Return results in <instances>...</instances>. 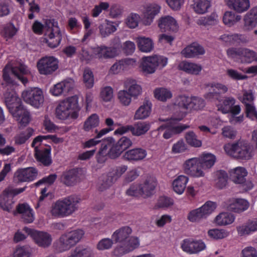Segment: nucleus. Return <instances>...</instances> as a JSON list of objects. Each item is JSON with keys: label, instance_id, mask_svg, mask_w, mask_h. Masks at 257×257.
<instances>
[{"label": "nucleus", "instance_id": "obj_1", "mask_svg": "<svg viewBox=\"0 0 257 257\" xmlns=\"http://www.w3.org/2000/svg\"><path fill=\"white\" fill-rule=\"evenodd\" d=\"M206 87L208 91L204 94V98L211 101L218 100L219 103L216 105L217 110L223 114L229 113L231 107L235 103V99L232 96H226L222 101L219 100L220 94L227 92V86L220 83L212 82L207 84Z\"/></svg>", "mask_w": 257, "mask_h": 257}, {"label": "nucleus", "instance_id": "obj_2", "mask_svg": "<svg viewBox=\"0 0 257 257\" xmlns=\"http://www.w3.org/2000/svg\"><path fill=\"white\" fill-rule=\"evenodd\" d=\"M79 203V199L74 196L60 199L52 204L50 213L55 218L69 216L78 210Z\"/></svg>", "mask_w": 257, "mask_h": 257}, {"label": "nucleus", "instance_id": "obj_3", "mask_svg": "<svg viewBox=\"0 0 257 257\" xmlns=\"http://www.w3.org/2000/svg\"><path fill=\"white\" fill-rule=\"evenodd\" d=\"M32 28L34 33L39 35L42 34L43 31H45V35L49 37L47 43L50 48H54L59 45L61 36L58 23L54 20H47L45 25L36 21L33 24Z\"/></svg>", "mask_w": 257, "mask_h": 257}, {"label": "nucleus", "instance_id": "obj_4", "mask_svg": "<svg viewBox=\"0 0 257 257\" xmlns=\"http://www.w3.org/2000/svg\"><path fill=\"white\" fill-rule=\"evenodd\" d=\"M80 107L78 97L74 95L60 101L56 109L57 117L60 119H75L78 116Z\"/></svg>", "mask_w": 257, "mask_h": 257}, {"label": "nucleus", "instance_id": "obj_5", "mask_svg": "<svg viewBox=\"0 0 257 257\" xmlns=\"http://www.w3.org/2000/svg\"><path fill=\"white\" fill-rule=\"evenodd\" d=\"M224 150L227 155L239 159L249 160L252 155L250 146L243 140L227 144L224 146Z\"/></svg>", "mask_w": 257, "mask_h": 257}, {"label": "nucleus", "instance_id": "obj_6", "mask_svg": "<svg viewBox=\"0 0 257 257\" xmlns=\"http://www.w3.org/2000/svg\"><path fill=\"white\" fill-rule=\"evenodd\" d=\"M121 47L119 38L115 37L111 40L110 47L105 45L97 46L92 48V50L96 57L99 59H108L117 56L120 52Z\"/></svg>", "mask_w": 257, "mask_h": 257}, {"label": "nucleus", "instance_id": "obj_7", "mask_svg": "<svg viewBox=\"0 0 257 257\" xmlns=\"http://www.w3.org/2000/svg\"><path fill=\"white\" fill-rule=\"evenodd\" d=\"M83 235L84 231L81 229L74 230L63 234L57 243V249L60 252L69 250L81 239Z\"/></svg>", "mask_w": 257, "mask_h": 257}, {"label": "nucleus", "instance_id": "obj_8", "mask_svg": "<svg viewBox=\"0 0 257 257\" xmlns=\"http://www.w3.org/2000/svg\"><path fill=\"white\" fill-rule=\"evenodd\" d=\"M29 73L28 68L23 64L13 66L11 63H8L3 70V78L6 82L9 84L13 83V81L11 78V75H13L26 85L28 82V79L24 75Z\"/></svg>", "mask_w": 257, "mask_h": 257}, {"label": "nucleus", "instance_id": "obj_9", "mask_svg": "<svg viewBox=\"0 0 257 257\" xmlns=\"http://www.w3.org/2000/svg\"><path fill=\"white\" fill-rule=\"evenodd\" d=\"M127 170V166L120 165L112 167L107 175L99 179V189L102 191L114 183Z\"/></svg>", "mask_w": 257, "mask_h": 257}, {"label": "nucleus", "instance_id": "obj_10", "mask_svg": "<svg viewBox=\"0 0 257 257\" xmlns=\"http://www.w3.org/2000/svg\"><path fill=\"white\" fill-rule=\"evenodd\" d=\"M26 187L20 188H8L6 189L0 195V207L4 211L10 212L13 208L15 196L22 193Z\"/></svg>", "mask_w": 257, "mask_h": 257}, {"label": "nucleus", "instance_id": "obj_11", "mask_svg": "<svg viewBox=\"0 0 257 257\" xmlns=\"http://www.w3.org/2000/svg\"><path fill=\"white\" fill-rule=\"evenodd\" d=\"M24 101L35 107H39L44 102V96L42 90L37 87L28 88L22 93Z\"/></svg>", "mask_w": 257, "mask_h": 257}, {"label": "nucleus", "instance_id": "obj_12", "mask_svg": "<svg viewBox=\"0 0 257 257\" xmlns=\"http://www.w3.org/2000/svg\"><path fill=\"white\" fill-rule=\"evenodd\" d=\"M184 115L182 114L181 116L177 118L173 117L167 120L165 126L162 125L159 128V130H162L165 127L167 129L163 134V137L166 139L171 138L174 135L180 133L184 130L189 127V126L186 124H179L178 122L181 120L184 117Z\"/></svg>", "mask_w": 257, "mask_h": 257}, {"label": "nucleus", "instance_id": "obj_13", "mask_svg": "<svg viewBox=\"0 0 257 257\" xmlns=\"http://www.w3.org/2000/svg\"><path fill=\"white\" fill-rule=\"evenodd\" d=\"M58 60L53 56H47L40 59L37 63V68L41 74L49 75L58 69Z\"/></svg>", "mask_w": 257, "mask_h": 257}, {"label": "nucleus", "instance_id": "obj_14", "mask_svg": "<svg viewBox=\"0 0 257 257\" xmlns=\"http://www.w3.org/2000/svg\"><path fill=\"white\" fill-rule=\"evenodd\" d=\"M23 230L32 237L38 246L46 248L51 245L52 238L49 233L32 229L27 227H24Z\"/></svg>", "mask_w": 257, "mask_h": 257}, {"label": "nucleus", "instance_id": "obj_15", "mask_svg": "<svg viewBox=\"0 0 257 257\" xmlns=\"http://www.w3.org/2000/svg\"><path fill=\"white\" fill-rule=\"evenodd\" d=\"M199 163L198 157L186 160L183 165L184 173L194 178L204 177L206 173L203 172Z\"/></svg>", "mask_w": 257, "mask_h": 257}, {"label": "nucleus", "instance_id": "obj_16", "mask_svg": "<svg viewBox=\"0 0 257 257\" xmlns=\"http://www.w3.org/2000/svg\"><path fill=\"white\" fill-rule=\"evenodd\" d=\"M181 247L184 252L190 254H194L205 250L206 245L201 239L187 238L182 241Z\"/></svg>", "mask_w": 257, "mask_h": 257}, {"label": "nucleus", "instance_id": "obj_17", "mask_svg": "<svg viewBox=\"0 0 257 257\" xmlns=\"http://www.w3.org/2000/svg\"><path fill=\"white\" fill-rule=\"evenodd\" d=\"M161 10V6L155 3L144 6L142 11L143 24L146 26L151 25L156 16L160 13Z\"/></svg>", "mask_w": 257, "mask_h": 257}, {"label": "nucleus", "instance_id": "obj_18", "mask_svg": "<svg viewBox=\"0 0 257 257\" xmlns=\"http://www.w3.org/2000/svg\"><path fill=\"white\" fill-rule=\"evenodd\" d=\"M32 147L35 149V156L37 160L45 166H49L52 163L51 159V147L44 146L42 142L37 143Z\"/></svg>", "mask_w": 257, "mask_h": 257}, {"label": "nucleus", "instance_id": "obj_19", "mask_svg": "<svg viewBox=\"0 0 257 257\" xmlns=\"http://www.w3.org/2000/svg\"><path fill=\"white\" fill-rule=\"evenodd\" d=\"M74 86V81L69 78L54 85L50 89L51 94L55 96H65Z\"/></svg>", "mask_w": 257, "mask_h": 257}, {"label": "nucleus", "instance_id": "obj_20", "mask_svg": "<svg viewBox=\"0 0 257 257\" xmlns=\"http://www.w3.org/2000/svg\"><path fill=\"white\" fill-rule=\"evenodd\" d=\"M13 117L22 125H26L30 121L29 112L22 106L21 103L9 108Z\"/></svg>", "mask_w": 257, "mask_h": 257}, {"label": "nucleus", "instance_id": "obj_21", "mask_svg": "<svg viewBox=\"0 0 257 257\" xmlns=\"http://www.w3.org/2000/svg\"><path fill=\"white\" fill-rule=\"evenodd\" d=\"M37 174V170L35 168L20 169L15 173L14 180L17 182L32 181L36 178Z\"/></svg>", "mask_w": 257, "mask_h": 257}, {"label": "nucleus", "instance_id": "obj_22", "mask_svg": "<svg viewBox=\"0 0 257 257\" xmlns=\"http://www.w3.org/2000/svg\"><path fill=\"white\" fill-rule=\"evenodd\" d=\"M158 25L162 32L176 33L179 29V25L177 21L170 16L161 17L158 20Z\"/></svg>", "mask_w": 257, "mask_h": 257}, {"label": "nucleus", "instance_id": "obj_23", "mask_svg": "<svg viewBox=\"0 0 257 257\" xmlns=\"http://www.w3.org/2000/svg\"><path fill=\"white\" fill-rule=\"evenodd\" d=\"M113 138L107 137L101 142V146L96 155L97 162L99 164L105 163L107 160L110 148L112 145Z\"/></svg>", "mask_w": 257, "mask_h": 257}, {"label": "nucleus", "instance_id": "obj_24", "mask_svg": "<svg viewBox=\"0 0 257 257\" xmlns=\"http://www.w3.org/2000/svg\"><path fill=\"white\" fill-rule=\"evenodd\" d=\"M120 23V21H113L105 19L98 26L100 36L101 38H106L113 34L117 30Z\"/></svg>", "mask_w": 257, "mask_h": 257}, {"label": "nucleus", "instance_id": "obj_25", "mask_svg": "<svg viewBox=\"0 0 257 257\" xmlns=\"http://www.w3.org/2000/svg\"><path fill=\"white\" fill-rule=\"evenodd\" d=\"M243 29L250 31L257 26V7H253L243 16Z\"/></svg>", "mask_w": 257, "mask_h": 257}, {"label": "nucleus", "instance_id": "obj_26", "mask_svg": "<svg viewBox=\"0 0 257 257\" xmlns=\"http://www.w3.org/2000/svg\"><path fill=\"white\" fill-rule=\"evenodd\" d=\"M123 87L134 99H138L143 92L141 85L133 79H125L123 82Z\"/></svg>", "mask_w": 257, "mask_h": 257}, {"label": "nucleus", "instance_id": "obj_27", "mask_svg": "<svg viewBox=\"0 0 257 257\" xmlns=\"http://www.w3.org/2000/svg\"><path fill=\"white\" fill-rule=\"evenodd\" d=\"M17 211L20 215L22 221L25 223H31L35 220L34 211L28 204H19L17 206Z\"/></svg>", "mask_w": 257, "mask_h": 257}, {"label": "nucleus", "instance_id": "obj_28", "mask_svg": "<svg viewBox=\"0 0 257 257\" xmlns=\"http://www.w3.org/2000/svg\"><path fill=\"white\" fill-rule=\"evenodd\" d=\"M4 98L8 109L21 103V99L18 96V95L14 91L12 86L10 85H8L6 86L4 93Z\"/></svg>", "mask_w": 257, "mask_h": 257}, {"label": "nucleus", "instance_id": "obj_29", "mask_svg": "<svg viewBox=\"0 0 257 257\" xmlns=\"http://www.w3.org/2000/svg\"><path fill=\"white\" fill-rule=\"evenodd\" d=\"M140 185L142 189V196L144 197H148L153 194L157 185V182L154 176H149Z\"/></svg>", "mask_w": 257, "mask_h": 257}, {"label": "nucleus", "instance_id": "obj_30", "mask_svg": "<svg viewBox=\"0 0 257 257\" xmlns=\"http://www.w3.org/2000/svg\"><path fill=\"white\" fill-rule=\"evenodd\" d=\"M249 206V203L245 199L232 198L228 201L227 208L235 213H241L246 210Z\"/></svg>", "mask_w": 257, "mask_h": 257}, {"label": "nucleus", "instance_id": "obj_31", "mask_svg": "<svg viewBox=\"0 0 257 257\" xmlns=\"http://www.w3.org/2000/svg\"><path fill=\"white\" fill-rule=\"evenodd\" d=\"M224 2L230 9L238 13H244L250 7L249 0H224Z\"/></svg>", "mask_w": 257, "mask_h": 257}, {"label": "nucleus", "instance_id": "obj_32", "mask_svg": "<svg viewBox=\"0 0 257 257\" xmlns=\"http://www.w3.org/2000/svg\"><path fill=\"white\" fill-rule=\"evenodd\" d=\"M205 53V50L199 44L192 43L187 46L182 51L181 54L186 58H193Z\"/></svg>", "mask_w": 257, "mask_h": 257}, {"label": "nucleus", "instance_id": "obj_33", "mask_svg": "<svg viewBox=\"0 0 257 257\" xmlns=\"http://www.w3.org/2000/svg\"><path fill=\"white\" fill-rule=\"evenodd\" d=\"M61 179L66 185H73L79 180V171L77 169L65 171L63 173Z\"/></svg>", "mask_w": 257, "mask_h": 257}, {"label": "nucleus", "instance_id": "obj_34", "mask_svg": "<svg viewBox=\"0 0 257 257\" xmlns=\"http://www.w3.org/2000/svg\"><path fill=\"white\" fill-rule=\"evenodd\" d=\"M178 68L188 74L194 75H199L202 69L200 64L185 61L180 62Z\"/></svg>", "mask_w": 257, "mask_h": 257}, {"label": "nucleus", "instance_id": "obj_35", "mask_svg": "<svg viewBox=\"0 0 257 257\" xmlns=\"http://www.w3.org/2000/svg\"><path fill=\"white\" fill-rule=\"evenodd\" d=\"M198 158L203 172H205L212 168L216 160L215 155L211 153H203Z\"/></svg>", "mask_w": 257, "mask_h": 257}, {"label": "nucleus", "instance_id": "obj_36", "mask_svg": "<svg viewBox=\"0 0 257 257\" xmlns=\"http://www.w3.org/2000/svg\"><path fill=\"white\" fill-rule=\"evenodd\" d=\"M147 152L146 150L142 148H136L126 151L124 157L125 159L131 161H139L146 158Z\"/></svg>", "mask_w": 257, "mask_h": 257}, {"label": "nucleus", "instance_id": "obj_37", "mask_svg": "<svg viewBox=\"0 0 257 257\" xmlns=\"http://www.w3.org/2000/svg\"><path fill=\"white\" fill-rule=\"evenodd\" d=\"M132 232L128 226H124L116 230L112 234L111 237L115 242H124Z\"/></svg>", "mask_w": 257, "mask_h": 257}, {"label": "nucleus", "instance_id": "obj_38", "mask_svg": "<svg viewBox=\"0 0 257 257\" xmlns=\"http://www.w3.org/2000/svg\"><path fill=\"white\" fill-rule=\"evenodd\" d=\"M189 181V178L185 175H179L172 182V188L175 193L182 194Z\"/></svg>", "mask_w": 257, "mask_h": 257}, {"label": "nucleus", "instance_id": "obj_39", "mask_svg": "<svg viewBox=\"0 0 257 257\" xmlns=\"http://www.w3.org/2000/svg\"><path fill=\"white\" fill-rule=\"evenodd\" d=\"M152 104L149 101L145 102L136 111L135 120L145 119L150 115L151 112Z\"/></svg>", "mask_w": 257, "mask_h": 257}, {"label": "nucleus", "instance_id": "obj_40", "mask_svg": "<svg viewBox=\"0 0 257 257\" xmlns=\"http://www.w3.org/2000/svg\"><path fill=\"white\" fill-rule=\"evenodd\" d=\"M230 173L231 178L234 183L242 184L245 182V177L247 174L245 168L238 167L231 170Z\"/></svg>", "mask_w": 257, "mask_h": 257}, {"label": "nucleus", "instance_id": "obj_41", "mask_svg": "<svg viewBox=\"0 0 257 257\" xmlns=\"http://www.w3.org/2000/svg\"><path fill=\"white\" fill-rule=\"evenodd\" d=\"M150 123L148 121H138L132 125V134L135 136L145 135L150 129Z\"/></svg>", "mask_w": 257, "mask_h": 257}, {"label": "nucleus", "instance_id": "obj_42", "mask_svg": "<svg viewBox=\"0 0 257 257\" xmlns=\"http://www.w3.org/2000/svg\"><path fill=\"white\" fill-rule=\"evenodd\" d=\"M138 46L140 51L149 53L154 49V43L152 39L148 37H140L137 40Z\"/></svg>", "mask_w": 257, "mask_h": 257}, {"label": "nucleus", "instance_id": "obj_43", "mask_svg": "<svg viewBox=\"0 0 257 257\" xmlns=\"http://www.w3.org/2000/svg\"><path fill=\"white\" fill-rule=\"evenodd\" d=\"M235 220L233 214L229 212H222L217 215L214 219L215 223L219 226L231 224Z\"/></svg>", "mask_w": 257, "mask_h": 257}, {"label": "nucleus", "instance_id": "obj_44", "mask_svg": "<svg viewBox=\"0 0 257 257\" xmlns=\"http://www.w3.org/2000/svg\"><path fill=\"white\" fill-rule=\"evenodd\" d=\"M239 60L243 63H250L253 61H257V54L255 52L248 48H242Z\"/></svg>", "mask_w": 257, "mask_h": 257}, {"label": "nucleus", "instance_id": "obj_45", "mask_svg": "<svg viewBox=\"0 0 257 257\" xmlns=\"http://www.w3.org/2000/svg\"><path fill=\"white\" fill-rule=\"evenodd\" d=\"M34 132L33 128L28 127L26 130L17 134L14 138L15 144L21 145L25 144L33 135Z\"/></svg>", "mask_w": 257, "mask_h": 257}, {"label": "nucleus", "instance_id": "obj_46", "mask_svg": "<svg viewBox=\"0 0 257 257\" xmlns=\"http://www.w3.org/2000/svg\"><path fill=\"white\" fill-rule=\"evenodd\" d=\"M141 68L143 72L146 74H153L156 71V69L151 56L142 58Z\"/></svg>", "mask_w": 257, "mask_h": 257}, {"label": "nucleus", "instance_id": "obj_47", "mask_svg": "<svg viewBox=\"0 0 257 257\" xmlns=\"http://www.w3.org/2000/svg\"><path fill=\"white\" fill-rule=\"evenodd\" d=\"M133 62L132 59H126L120 60L115 63L110 68L109 73L110 74H117L121 70H124L127 66Z\"/></svg>", "mask_w": 257, "mask_h": 257}, {"label": "nucleus", "instance_id": "obj_48", "mask_svg": "<svg viewBox=\"0 0 257 257\" xmlns=\"http://www.w3.org/2000/svg\"><path fill=\"white\" fill-rule=\"evenodd\" d=\"M99 117L97 114L93 113L91 114L86 119L84 123V130L86 132L90 131L99 125Z\"/></svg>", "mask_w": 257, "mask_h": 257}, {"label": "nucleus", "instance_id": "obj_49", "mask_svg": "<svg viewBox=\"0 0 257 257\" xmlns=\"http://www.w3.org/2000/svg\"><path fill=\"white\" fill-rule=\"evenodd\" d=\"M210 6V2L208 0H194L192 4L194 11L199 14L207 12Z\"/></svg>", "mask_w": 257, "mask_h": 257}, {"label": "nucleus", "instance_id": "obj_50", "mask_svg": "<svg viewBox=\"0 0 257 257\" xmlns=\"http://www.w3.org/2000/svg\"><path fill=\"white\" fill-rule=\"evenodd\" d=\"M141 20L140 15L135 13L130 14L124 20V23L130 29H135L139 26Z\"/></svg>", "mask_w": 257, "mask_h": 257}, {"label": "nucleus", "instance_id": "obj_51", "mask_svg": "<svg viewBox=\"0 0 257 257\" xmlns=\"http://www.w3.org/2000/svg\"><path fill=\"white\" fill-rule=\"evenodd\" d=\"M218 22V16L216 13H212L208 17H202L197 20L198 25L204 26L214 25Z\"/></svg>", "mask_w": 257, "mask_h": 257}, {"label": "nucleus", "instance_id": "obj_52", "mask_svg": "<svg viewBox=\"0 0 257 257\" xmlns=\"http://www.w3.org/2000/svg\"><path fill=\"white\" fill-rule=\"evenodd\" d=\"M187 219L190 222L199 223L206 218L199 207L189 211L187 215Z\"/></svg>", "mask_w": 257, "mask_h": 257}, {"label": "nucleus", "instance_id": "obj_53", "mask_svg": "<svg viewBox=\"0 0 257 257\" xmlns=\"http://www.w3.org/2000/svg\"><path fill=\"white\" fill-rule=\"evenodd\" d=\"M215 184L217 188L222 189L226 186L228 176L225 171L222 170L217 171L215 173Z\"/></svg>", "mask_w": 257, "mask_h": 257}, {"label": "nucleus", "instance_id": "obj_54", "mask_svg": "<svg viewBox=\"0 0 257 257\" xmlns=\"http://www.w3.org/2000/svg\"><path fill=\"white\" fill-rule=\"evenodd\" d=\"M154 96L160 101H166L172 97V93L170 90L161 87L156 88L154 90Z\"/></svg>", "mask_w": 257, "mask_h": 257}, {"label": "nucleus", "instance_id": "obj_55", "mask_svg": "<svg viewBox=\"0 0 257 257\" xmlns=\"http://www.w3.org/2000/svg\"><path fill=\"white\" fill-rule=\"evenodd\" d=\"M117 98L119 103L123 106H129L133 98L124 89H121L117 93Z\"/></svg>", "mask_w": 257, "mask_h": 257}, {"label": "nucleus", "instance_id": "obj_56", "mask_svg": "<svg viewBox=\"0 0 257 257\" xmlns=\"http://www.w3.org/2000/svg\"><path fill=\"white\" fill-rule=\"evenodd\" d=\"M241 20V16L230 11L226 12L223 17V22L225 25L231 27Z\"/></svg>", "mask_w": 257, "mask_h": 257}, {"label": "nucleus", "instance_id": "obj_57", "mask_svg": "<svg viewBox=\"0 0 257 257\" xmlns=\"http://www.w3.org/2000/svg\"><path fill=\"white\" fill-rule=\"evenodd\" d=\"M68 257H94V253L90 248L76 247Z\"/></svg>", "mask_w": 257, "mask_h": 257}, {"label": "nucleus", "instance_id": "obj_58", "mask_svg": "<svg viewBox=\"0 0 257 257\" xmlns=\"http://www.w3.org/2000/svg\"><path fill=\"white\" fill-rule=\"evenodd\" d=\"M217 206V205L216 202L208 201L200 207L199 208L201 209L205 218H206L215 210Z\"/></svg>", "mask_w": 257, "mask_h": 257}, {"label": "nucleus", "instance_id": "obj_59", "mask_svg": "<svg viewBox=\"0 0 257 257\" xmlns=\"http://www.w3.org/2000/svg\"><path fill=\"white\" fill-rule=\"evenodd\" d=\"M185 139L187 143L191 147L198 148L202 146V142L198 139L196 134L192 131L186 133Z\"/></svg>", "mask_w": 257, "mask_h": 257}, {"label": "nucleus", "instance_id": "obj_60", "mask_svg": "<svg viewBox=\"0 0 257 257\" xmlns=\"http://www.w3.org/2000/svg\"><path fill=\"white\" fill-rule=\"evenodd\" d=\"M228 232L223 229L214 228L208 231V236L214 239H221L228 236Z\"/></svg>", "mask_w": 257, "mask_h": 257}, {"label": "nucleus", "instance_id": "obj_61", "mask_svg": "<svg viewBox=\"0 0 257 257\" xmlns=\"http://www.w3.org/2000/svg\"><path fill=\"white\" fill-rule=\"evenodd\" d=\"M109 7V4L107 2H101L95 5L91 10V15L93 18L98 17L102 11H107Z\"/></svg>", "mask_w": 257, "mask_h": 257}, {"label": "nucleus", "instance_id": "obj_62", "mask_svg": "<svg viewBox=\"0 0 257 257\" xmlns=\"http://www.w3.org/2000/svg\"><path fill=\"white\" fill-rule=\"evenodd\" d=\"M112 238L105 237L100 239L96 244V248L99 251L109 250L114 244Z\"/></svg>", "mask_w": 257, "mask_h": 257}, {"label": "nucleus", "instance_id": "obj_63", "mask_svg": "<svg viewBox=\"0 0 257 257\" xmlns=\"http://www.w3.org/2000/svg\"><path fill=\"white\" fill-rule=\"evenodd\" d=\"M83 81L87 88H91L94 85V75L89 68H85L83 71Z\"/></svg>", "mask_w": 257, "mask_h": 257}, {"label": "nucleus", "instance_id": "obj_64", "mask_svg": "<svg viewBox=\"0 0 257 257\" xmlns=\"http://www.w3.org/2000/svg\"><path fill=\"white\" fill-rule=\"evenodd\" d=\"M32 249L29 246H19L15 250L13 257H31Z\"/></svg>", "mask_w": 257, "mask_h": 257}]
</instances>
